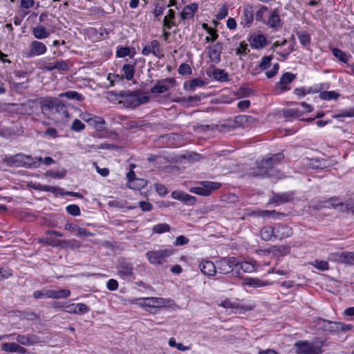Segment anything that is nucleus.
Returning <instances> with one entry per match:
<instances>
[{"label": "nucleus", "instance_id": "nucleus-1", "mask_svg": "<svg viewBox=\"0 0 354 354\" xmlns=\"http://www.w3.org/2000/svg\"><path fill=\"white\" fill-rule=\"evenodd\" d=\"M326 346V340L316 337L312 342L297 341L294 346L297 354H322V347Z\"/></svg>", "mask_w": 354, "mask_h": 354}, {"label": "nucleus", "instance_id": "nucleus-2", "mask_svg": "<svg viewBox=\"0 0 354 354\" xmlns=\"http://www.w3.org/2000/svg\"><path fill=\"white\" fill-rule=\"evenodd\" d=\"M120 96L123 98L125 103L131 107H136L140 104H145L149 100V96L142 95L138 91H122L120 93Z\"/></svg>", "mask_w": 354, "mask_h": 354}, {"label": "nucleus", "instance_id": "nucleus-3", "mask_svg": "<svg viewBox=\"0 0 354 354\" xmlns=\"http://www.w3.org/2000/svg\"><path fill=\"white\" fill-rule=\"evenodd\" d=\"M174 252V249L167 248L148 251L145 255L151 264L162 265L167 262V259L171 256Z\"/></svg>", "mask_w": 354, "mask_h": 354}, {"label": "nucleus", "instance_id": "nucleus-4", "mask_svg": "<svg viewBox=\"0 0 354 354\" xmlns=\"http://www.w3.org/2000/svg\"><path fill=\"white\" fill-rule=\"evenodd\" d=\"M9 162L17 166L23 165L29 168H37L42 160L41 157H32L21 153L16 154L8 159Z\"/></svg>", "mask_w": 354, "mask_h": 354}, {"label": "nucleus", "instance_id": "nucleus-5", "mask_svg": "<svg viewBox=\"0 0 354 354\" xmlns=\"http://www.w3.org/2000/svg\"><path fill=\"white\" fill-rule=\"evenodd\" d=\"M200 186L189 189V192L194 194L207 196L211 194L212 192L221 187V183L211 181H201L198 183Z\"/></svg>", "mask_w": 354, "mask_h": 354}, {"label": "nucleus", "instance_id": "nucleus-6", "mask_svg": "<svg viewBox=\"0 0 354 354\" xmlns=\"http://www.w3.org/2000/svg\"><path fill=\"white\" fill-rule=\"evenodd\" d=\"M284 156L281 153H279L277 154H269L266 156L261 161L264 162V165L266 166L268 170H273L272 173L275 174L274 178L277 179H282L285 176L282 172L279 170L276 169L274 167V165L279 163L283 158Z\"/></svg>", "mask_w": 354, "mask_h": 354}, {"label": "nucleus", "instance_id": "nucleus-7", "mask_svg": "<svg viewBox=\"0 0 354 354\" xmlns=\"http://www.w3.org/2000/svg\"><path fill=\"white\" fill-rule=\"evenodd\" d=\"M216 272L226 274L233 271L234 268L238 267V259L232 257L222 258L216 262Z\"/></svg>", "mask_w": 354, "mask_h": 354}, {"label": "nucleus", "instance_id": "nucleus-8", "mask_svg": "<svg viewBox=\"0 0 354 354\" xmlns=\"http://www.w3.org/2000/svg\"><path fill=\"white\" fill-rule=\"evenodd\" d=\"M118 275L123 280L129 281L134 275L133 264L125 259H120L117 267Z\"/></svg>", "mask_w": 354, "mask_h": 354}, {"label": "nucleus", "instance_id": "nucleus-9", "mask_svg": "<svg viewBox=\"0 0 354 354\" xmlns=\"http://www.w3.org/2000/svg\"><path fill=\"white\" fill-rule=\"evenodd\" d=\"M272 169H268L264 162L261 160H258L256 162V167L252 168L248 172V175L255 178L274 177L276 174L272 173Z\"/></svg>", "mask_w": 354, "mask_h": 354}, {"label": "nucleus", "instance_id": "nucleus-10", "mask_svg": "<svg viewBox=\"0 0 354 354\" xmlns=\"http://www.w3.org/2000/svg\"><path fill=\"white\" fill-rule=\"evenodd\" d=\"M47 51V47L45 44L37 40L32 41L28 46V50L26 57L31 58L35 56L44 55Z\"/></svg>", "mask_w": 354, "mask_h": 354}, {"label": "nucleus", "instance_id": "nucleus-11", "mask_svg": "<svg viewBox=\"0 0 354 354\" xmlns=\"http://www.w3.org/2000/svg\"><path fill=\"white\" fill-rule=\"evenodd\" d=\"M41 106L43 111H59L64 107L61 100L57 98L46 97L41 100Z\"/></svg>", "mask_w": 354, "mask_h": 354}, {"label": "nucleus", "instance_id": "nucleus-12", "mask_svg": "<svg viewBox=\"0 0 354 354\" xmlns=\"http://www.w3.org/2000/svg\"><path fill=\"white\" fill-rule=\"evenodd\" d=\"M138 304L142 307L161 308L166 305L167 300L160 297H145L137 299Z\"/></svg>", "mask_w": 354, "mask_h": 354}, {"label": "nucleus", "instance_id": "nucleus-13", "mask_svg": "<svg viewBox=\"0 0 354 354\" xmlns=\"http://www.w3.org/2000/svg\"><path fill=\"white\" fill-rule=\"evenodd\" d=\"M274 239H283L292 234V230L287 225L277 223L273 225Z\"/></svg>", "mask_w": 354, "mask_h": 354}, {"label": "nucleus", "instance_id": "nucleus-14", "mask_svg": "<svg viewBox=\"0 0 354 354\" xmlns=\"http://www.w3.org/2000/svg\"><path fill=\"white\" fill-rule=\"evenodd\" d=\"M16 340L19 344L24 346H31L41 342L39 337L34 334L17 335Z\"/></svg>", "mask_w": 354, "mask_h": 354}, {"label": "nucleus", "instance_id": "nucleus-15", "mask_svg": "<svg viewBox=\"0 0 354 354\" xmlns=\"http://www.w3.org/2000/svg\"><path fill=\"white\" fill-rule=\"evenodd\" d=\"M46 242L52 246H60L62 248H75L79 247L80 243L75 239L72 240H58L53 238H47Z\"/></svg>", "mask_w": 354, "mask_h": 354}, {"label": "nucleus", "instance_id": "nucleus-16", "mask_svg": "<svg viewBox=\"0 0 354 354\" xmlns=\"http://www.w3.org/2000/svg\"><path fill=\"white\" fill-rule=\"evenodd\" d=\"M295 74L286 72L281 76L279 82L277 83V86L281 90V91H286L290 89V87H288L287 85L291 83L295 79Z\"/></svg>", "mask_w": 354, "mask_h": 354}, {"label": "nucleus", "instance_id": "nucleus-17", "mask_svg": "<svg viewBox=\"0 0 354 354\" xmlns=\"http://www.w3.org/2000/svg\"><path fill=\"white\" fill-rule=\"evenodd\" d=\"M208 56L209 59L216 64L218 63L221 61V53L223 49L222 44L218 42L212 46H208Z\"/></svg>", "mask_w": 354, "mask_h": 354}, {"label": "nucleus", "instance_id": "nucleus-18", "mask_svg": "<svg viewBox=\"0 0 354 354\" xmlns=\"http://www.w3.org/2000/svg\"><path fill=\"white\" fill-rule=\"evenodd\" d=\"M64 310L69 313L82 315L89 311L88 307L84 304H71L63 306Z\"/></svg>", "mask_w": 354, "mask_h": 354}, {"label": "nucleus", "instance_id": "nucleus-19", "mask_svg": "<svg viewBox=\"0 0 354 354\" xmlns=\"http://www.w3.org/2000/svg\"><path fill=\"white\" fill-rule=\"evenodd\" d=\"M294 198V192H288L285 193L274 194L270 203L283 204L291 201Z\"/></svg>", "mask_w": 354, "mask_h": 354}, {"label": "nucleus", "instance_id": "nucleus-20", "mask_svg": "<svg viewBox=\"0 0 354 354\" xmlns=\"http://www.w3.org/2000/svg\"><path fill=\"white\" fill-rule=\"evenodd\" d=\"M175 80L173 78H166L161 81H158L157 84L151 88L152 93H163L169 90L167 83L173 84Z\"/></svg>", "mask_w": 354, "mask_h": 354}, {"label": "nucleus", "instance_id": "nucleus-21", "mask_svg": "<svg viewBox=\"0 0 354 354\" xmlns=\"http://www.w3.org/2000/svg\"><path fill=\"white\" fill-rule=\"evenodd\" d=\"M216 263L211 261L203 260L199 264V268L203 274L213 276L216 273Z\"/></svg>", "mask_w": 354, "mask_h": 354}, {"label": "nucleus", "instance_id": "nucleus-22", "mask_svg": "<svg viewBox=\"0 0 354 354\" xmlns=\"http://www.w3.org/2000/svg\"><path fill=\"white\" fill-rule=\"evenodd\" d=\"M171 197L174 199L183 201L188 205H193L196 201V199L194 196L189 195L182 191H174L171 193Z\"/></svg>", "mask_w": 354, "mask_h": 354}, {"label": "nucleus", "instance_id": "nucleus-23", "mask_svg": "<svg viewBox=\"0 0 354 354\" xmlns=\"http://www.w3.org/2000/svg\"><path fill=\"white\" fill-rule=\"evenodd\" d=\"M250 46L254 49H260L266 46V37L261 34L254 35L250 39Z\"/></svg>", "mask_w": 354, "mask_h": 354}, {"label": "nucleus", "instance_id": "nucleus-24", "mask_svg": "<svg viewBox=\"0 0 354 354\" xmlns=\"http://www.w3.org/2000/svg\"><path fill=\"white\" fill-rule=\"evenodd\" d=\"M256 122V119L251 115H239L234 118V122L239 127H248Z\"/></svg>", "mask_w": 354, "mask_h": 354}, {"label": "nucleus", "instance_id": "nucleus-25", "mask_svg": "<svg viewBox=\"0 0 354 354\" xmlns=\"http://www.w3.org/2000/svg\"><path fill=\"white\" fill-rule=\"evenodd\" d=\"M32 34L37 39H44L50 36V32L41 24L32 28Z\"/></svg>", "mask_w": 354, "mask_h": 354}, {"label": "nucleus", "instance_id": "nucleus-26", "mask_svg": "<svg viewBox=\"0 0 354 354\" xmlns=\"http://www.w3.org/2000/svg\"><path fill=\"white\" fill-rule=\"evenodd\" d=\"M44 69L47 71H53L57 69L58 71H66L69 69L67 61H56L55 62L47 64L44 67Z\"/></svg>", "mask_w": 354, "mask_h": 354}, {"label": "nucleus", "instance_id": "nucleus-27", "mask_svg": "<svg viewBox=\"0 0 354 354\" xmlns=\"http://www.w3.org/2000/svg\"><path fill=\"white\" fill-rule=\"evenodd\" d=\"M2 349L6 352L27 353V349L15 342H6L2 344Z\"/></svg>", "mask_w": 354, "mask_h": 354}, {"label": "nucleus", "instance_id": "nucleus-28", "mask_svg": "<svg viewBox=\"0 0 354 354\" xmlns=\"http://www.w3.org/2000/svg\"><path fill=\"white\" fill-rule=\"evenodd\" d=\"M269 282L263 281L258 278L246 277L243 281V286L252 288H260L270 285Z\"/></svg>", "mask_w": 354, "mask_h": 354}, {"label": "nucleus", "instance_id": "nucleus-29", "mask_svg": "<svg viewBox=\"0 0 354 354\" xmlns=\"http://www.w3.org/2000/svg\"><path fill=\"white\" fill-rule=\"evenodd\" d=\"M243 15L242 17V22L244 24V26H250L254 19V11L252 8L250 6H247L243 8Z\"/></svg>", "mask_w": 354, "mask_h": 354}, {"label": "nucleus", "instance_id": "nucleus-30", "mask_svg": "<svg viewBox=\"0 0 354 354\" xmlns=\"http://www.w3.org/2000/svg\"><path fill=\"white\" fill-rule=\"evenodd\" d=\"M260 236L263 241H269L274 239V227L271 225L263 226L260 230Z\"/></svg>", "mask_w": 354, "mask_h": 354}, {"label": "nucleus", "instance_id": "nucleus-31", "mask_svg": "<svg viewBox=\"0 0 354 354\" xmlns=\"http://www.w3.org/2000/svg\"><path fill=\"white\" fill-rule=\"evenodd\" d=\"M137 62L134 60L132 63L124 64L122 68L124 77L127 80H131L135 73V67Z\"/></svg>", "mask_w": 354, "mask_h": 354}, {"label": "nucleus", "instance_id": "nucleus-32", "mask_svg": "<svg viewBox=\"0 0 354 354\" xmlns=\"http://www.w3.org/2000/svg\"><path fill=\"white\" fill-rule=\"evenodd\" d=\"M50 299H65L70 296L71 291L66 288L60 290H51L50 289Z\"/></svg>", "mask_w": 354, "mask_h": 354}, {"label": "nucleus", "instance_id": "nucleus-33", "mask_svg": "<svg viewBox=\"0 0 354 354\" xmlns=\"http://www.w3.org/2000/svg\"><path fill=\"white\" fill-rule=\"evenodd\" d=\"M197 8L198 5L196 3H192L185 6L180 14L182 19H187L192 18Z\"/></svg>", "mask_w": 354, "mask_h": 354}, {"label": "nucleus", "instance_id": "nucleus-34", "mask_svg": "<svg viewBox=\"0 0 354 354\" xmlns=\"http://www.w3.org/2000/svg\"><path fill=\"white\" fill-rule=\"evenodd\" d=\"M267 24L274 28H277L281 26V19L279 14L275 11H272L268 17Z\"/></svg>", "mask_w": 354, "mask_h": 354}, {"label": "nucleus", "instance_id": "nucleus-35", "mask_svg": "<svg viewBox=\"0 0 354 354\" xmlns=\"http://www.w3.org/2000/svg\"><path fill=\"white\" fill-rule=\"evenodd\" d=\"M175 18V12L172 9H169L167 15L164 17L163 26L167 29H171L173 26H176L174 21Z\"/></svg>", "mask_w": 354, "mask_h": 354}, {"label": "nucleus", "instance_id": "nucleus-36", "mask_svg": "<svg viewBox=\"0 0 354 354\" xmlns=\"http://www.w3.org/2000/svg\"><path fill=\"white\" fill-rule=\"evenodd\" d=\"M212 77L219 82H226L228 80V74L223 69L214 68L212 73Z\"/></svg>", "mask_w": 354, "mask_h": 354}, {"label": "nucleus", "instance_id": "nucleus-37", "mask_svg": "<svg viewBox=\"0 0 354 354\" xmlns=\"http://www.w3.org/2000/svg\"><path fill=\"white\" fill-rule=\"evenodd\" d=\"M60 97H66L69 100H75L77 101H82L84 99V97L75 91H68L64 93H62L59 95Z\"/></svg>", "mask_w": 354, "mask_h": 354}, {"label": "nucleus", "instance_id": "nucleus-38", "mask_svg": "<svg viewBox=\"0 0 354 354\" xmlns=\"http://www.w3.org/2000/svg\"><path fill=\"white\" fill-rule=\"evenodd\" d=\"M323 327L325 330L330 333H335L339 331V324L337 322H330L328 320H323Z\"/></svg>", "mask_w": 354, "mask_h": 354}, {"label": "nucleus", "instance_id": "nucleus-39", "mask_svg": "<svg viewBox=\"0 0 354 354\" xmlns=\"http://www.w3.org/2000/svg\"><path fill=\"white\" fill-rule=\"evenodd\" d=\"M220 306L225 308H230L234 313L240 312V309L241 308L238 304L234 303L230 299L224 300L221 303Z\"/></svg>", "mask_w": 354, "mask_h": 354}, {"label": "nucleus", "instance_id": "nucleus-40", "mask_svg": "<svg viewBox=\"0 0 354 354\" xmlns=\"http://www.w3.org/2000/svg\"><path fill=\"white\" fill-rule=\"evenodd\" d=\"M238 267L244 272H252L255 270V266L253 263L249 261H240L238 260Z\"/></svg>", "mask_w": 354, "mask_h": 354}, {"label": "nucleus", "instance_id": "nucleus-41", "mask_svg": "<svg viewBox=\"0 0 354 354\" xmlns=\"http://www.w3.org/2000/svg\"><path fill=\"white\" fill-rule=\"evenodd\" d=\"M339 97V93L333 91H324L319 94V97L324 100H337Z\"/></svg>", "mask_w": 354, "mask_h": 354}, {"label": "nucleus", "instance_id": "nucleus-42", "mask_svg": "<svg viewBox=\"0 0 354 354\" xmlns=\"http://www.w3.org/2000/svg\"><path fill=\"white\" fill-rule=\"evenodd\" d=\"M171 227L167 223H159L153 227V232L157 234H162L169 232Z\"/></svg>", "mask_w": 354, "mask_h": 354}, {"label": "nucleus", "instance_id": "nucleus-43", "mask_svg": "<svg viewBox=\"0 0 354 354\" xmlns=\"http://www.w3.org/2000/svg\"><path fill=\"white\" fill-rule=\"evenodd\" d=\"M116 56L118 57H124L126 56L133 57V54L131 55V50L129 47L118 46L117 48Z\"/></svg>", "mask_w": 354, "mask_h": 354}, {"label": "nucleus", "instance_id": "nucleus-44", "mask_svg": "<svg viewBox=\"0 0 354 354\" xmlns=\"http://www.w3.org/2000/svg\"><path fill=\"white\" fill-rule=\"evenodd\" d=\"M299 42L304 46L308 45L310 42V37L308 32H298L297 33Z\"/></svg>", "mask_w": 354, "mask_h": 354}, {"label": "nucleus", "instance_id": "nucleus-45", "mask_svg": "<svg viewBox=\"0 0 354 354\" xmlns=\"http://www.w3.org/2000/svg\"><path fill=\"white\" fill-rule=\"evenodd\" d=\"M50 289H42L35 290L33 293V297L35 299H50Z\"/></svg>", "mask_w": 354, "mask_h": 354}, {"label": "nucleus", "instance_id": "nucleus-46", "mask_svg": "<svg viewBox=\"0 0 354 354\" xmlns=\"http://www.w3.org/2000/svg\"><path fill=\"white\" fill-rule=\"evenodd\" d=\"M342 263H345L348 266H354V251L344 252Z\"/></svg>", "mask_w": 354, "mask_h": 354}, {"label": "nucleus", "instance_id": "nucleus-47", "mask_svg": "<svg viewBox=\"0 0 354 354\" xmlns=\"http://www.w3.org/2000/svg\"><path fill=\"white\" fill-rule=\"evenodd\" d=\"M88 124L96 128H101V125L105 124V120L101 117L93 115V117L91 118Z\"/></svg>", "mask_w": 354, "mask_h": 354}, {"label": "nucleus", "instance_id": "nucleus-48", "mask_svg": "<svg viewBox=\"0 0 354 354\" xmlns=\"http://www.w3.org/2000/svg\"><path fill=\"white\" fill-rule=\"evenodd\" d=\"M46 176L52 177L53 178H64L66 175V170H62L60 171H48L44 174Z\"/></svg>", "mask_w": 354, "mask_h": 354}, {"label": "nucleus", "instance_id": "nucleus-49", "mask_svg": "<svg viewBox=\"0 0 354 354\" xmlns=\"http://www.w3.org/2000/svg\"><path fill=\"white\" fill-rule=\"evenodd\" d=\"M333 54L336 58H337L339 60H340L342 62L345 63L348 60L347 55L339 48H333Z\"/></svg>", "mask_w": 354, "mask_h": 354}, {"label": "nucleus", "instance_id": "nucleus-50", "mask_svg": "<svg viewBox=\"0 0 354 354\" xmlns=\"http://www.w3.org/2000/svg\"><path fill=\"white\" fill-rule=\"evenodd\" d=\"M127 178L129 180V183H132L134 181L138 182V185L140 187L144 186L145 181L142 179L136 178L135 172L133 170L129 171L127 174Z\"/></svg>", "mask_w": 354, "mask_h": 354}, {"label": "nucleus", "instance_id": "nucleus-51", "mask_svg": "<svg viewBox=\"0 0 354 354\" xmlns=\"http://www.w3.org/2000/svg\"><path fill=\"white\" fill-rule=\"evenodd\" d=\"M204 85L205 82L199 78H195L189 82V89L192 91H194L196 87H201Z\"/></svg>", "mask_w": 354, "mask_h": 354}, {"label": "nucleus", "instance_id": "nucleus-52", "mask_svg": "<svg viewBox=\"0 0 354 354\" xmlns=\"http://www.w3.org/2000/svg\"><path fill=\"white\" fill-rule=\"evenodd\" d=\"M84 128L85 125L78 119H75L71 126V129L76 132H80Z\"/></svg>", "mask_w": 354, "mask_h": 354}, {"label": "nucleus", "instance_id": "nucleus-53", "mask_svg": "<svg viewBox=\"0 0 354 354\" xmlns=\"http://www.w3.org/2000/svg\"><path fill=\"white\" fill-rule=\"evenodd\" d=\"M272 57L270 56H264L262 57L259 66L261 70H266L270 66Z\"/></svg>", "mask_w": 354, "mask_h": 354}, {"label": "nucleus", "instance_id": "nucleus-54", "mask_svg": "<svg viewBox=\"0 0 354 354\" xmlns=\"http://www.w3.org/2000/svg\"><path fill=\"white\" fill-rule=\"evenodd\" d=\"M250 50L248 48V44L244 41L239 44V47L236 49V54L237 55H246Z\"/></svg>", "mask_w": 354, "mask_h": 354}, {"label": "nucleus", "instance_id": "nucleus-55", "mask_svg": "<svg viewBox=\"0 0 354 354\" xmlns=\"http://www.w3.org/2000/svg\"><path fill=\"white\" fill-rule=\"evenodd\" d=\"M343 254H344V252L330 253L328 255V259L332 261H335V262L342 263Z\"/></svg>", "mask_w": 354, "mask_h": 354}, {"label": "nucleus", "instance_id": "nucleus-56", "mask_svg": "<svg viewBox=\"0 0 354 354\" xmlns=\"http://www.w3.org/2000/svg\"><path fill=\"white\" fill-rule=\"evenodd\" d=\"M151 53L156 57H160V44L158 40H153L151 42Z\"/></svg>", "mask_w": 354, "mask_h": 354}, {"label": "nucleus", "instance_id": "nucleus-57", "mask_svg": "<svg viewBox=\"0 0 354 354\" xmlns=\"http://www.w3.org/2000/svg\"><path fill=\"white\" fill-rule=\"evenodd\" d=\"M66 212L72 216H78L80 214V209L77 205H69L66 208Z\"/></svg>", "mask_w": 354, "mask_h": 354}, {"label": "nucleus", "instance_id": "nucleus-58", "mask_svg": "<svg viewBox=\"0 0 354 354\" xmlns=\"http://www.w3.org/2000/svg\"><path fill=\"white\" fill-rule=\"evenodd\" d=\"M314 266L322 271H326L329 269L328 263L326 261H315L313 263Z\"/></svg>", "mask_w": 354, "mask_h": 354}, {"label": "nucleus", "instance_id": "nucleus-59", "mask_svg": "<svg viewBox=\"0 0 354 354\" xmlns=\"http://www.w3.org/2000/svg\"><path fill=\"white\" fill-rule=\"evenodd\" d=\"M300 111L297 109H290L283 112L285 118H297L300 115Z\"/></svg>", "mask_w": 354, "mask_h": 354}, {"label": "nucleus", "instance_id": "nucleus-60", "mask_svg": "<svg viewBox=\"0 0 354 354\" xmlns=\"http://www.w3.org/2000/svg\"><path fill=\"white\" fill-rule=\"evenodd\" d=\"M165 8L164 5H160V3L156 4L153 15L157 19H158V17L163 13Z\"/></svg>", "mask_w": 354, "mask_h": 354}, {"label": "nucleus", "instance_id": "nucleus-61", "mask_svg": "<svg viewBox=\"0 0 354 354\" xmlns=\"http://www.w3.org/2000/svg\"><path fill=\"white\" fill-rule=\"evenodd\" d=\"M188 242H189L188 238H187L185 236L180 235V236L176 237L175 242H174V245L176 246L183 245L187 244Z\"/></svg>", "mask_w": 354, "mask_h": 354}, {"label": "nucleus", "instance_id": "nucleus-62", "mask_svg": "<svg viewBox=\"0 0 354 354\" xmlns=\"http://www.w3.org/2000/svg\"><path fill=\"white\" fill-rule=\"evenodd\" d=\"M155 188H156L157 193L161 196L166 195L167 193V190L166 187L162 184H160V183L156 184Z\"/></svg>", "mask_w": 354, "mask_h": 354}, {"label": "nucleus", "instance_id": "nucleus-63", "mask_svg": "<svg viewBox=\"0 0 354 354\" xmlns=\"http://www.w3.org/2000/svg\"><path fill=\"white\" fill-rule=\"evenodd\" d=\"M178 73L182 75L189 74L191 73V68L187 64H182L178 68Z\"/></svg>", "mask_w": 354, "mask_h": 354}, {"label": "nucleus", "instance_id": "nucleus-64", "mask_svg": "<svg viewBox=\"0 0 354 354\" xmlns=\"http://www.w3.org/2000/svg\"><path fill=\"white\" fill-rule=\"evenodd\" d=\"M106 287L110 290H115L118 288V283L115 279H111L107 281Z\"/></svg>", "mask_w": 354, "mask_h": 354}]
</instances>
